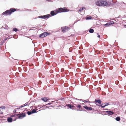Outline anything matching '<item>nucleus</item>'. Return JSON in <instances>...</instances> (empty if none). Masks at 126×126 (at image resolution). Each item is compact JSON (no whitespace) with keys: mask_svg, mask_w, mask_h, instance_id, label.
<instances>
[{"mask_svg":"<svg viewBox=\"0 0 126 126\" xmlns=\"http://www.w3.org/2000/svg\"><path fill=\"white\" fill-rule=\"evenodd\" d=\"M50 83L51 84H52L54 83V81L53 80H51L49 81Z\"/></svg>","mask_w":126,"mask_h":126,"instance_id":"37","label":"nucleus"},{"mask_svg":"<svg viewBox=\"0 0 126 126\" xmlns=\"http://www.w3.org/2000/svg\"><path fill=\"white\" fill-rule=\"evenodd\" d=\"M58 101V100H55V101H51V102L52 103L54 102V103H59L60 104V103L61 104V102H57V101Z\"/></svg>","mask_w":126,"mask_h":126,"instance_id":"36","label":"nucleus"},{"mask_svg":"<svg viewBox=\"0 0 126 126\" xmlns=\"http://www.w3.org/2000/svg\"><path fill=\"white\" fill-rule=\"evenodd\" d=\"M89 31L90 33H92L94 32V29L90 28L89 29Z\"/></svg>","mask_w":126,"mask_h":126,"instance_id":"22","label":"nucleus"},{"mask_svg":"<svg viewBox=\"0 0 126 126\" xmlns=\"http://www.w3.org/2000/svg\"><path fill=\"white\" fill-rule=\"evenodd\" d=\"M73 50V48L72 47H70L69 48V52H71Z\"/></svg>","mask_w":126,"mask_h":126,"instance_id":"38","label":"nucleus"},{"mask_svg":"<svg viewBox=\"0 0 126 126\" xmlns=\"http://www.w3.org/2000/svg\"><path fill=\"white\" fill-rule=\"evenodd\" d=\"M82 109H78L77 110V111H82Z\"/></svg>","mask_w":126,"mask_h":126,"instance_id":"55","label":"nucleus"},{"mask_svg":"<svg viewBox=\"0 0 126 126\" xmlns=\"http://www.w3.org/2000/svg\"><path fill=\"white\" fill-rule=\"evenodd\" d=\"M94 102L96 103H98L99 104V105L101 104V101L100 99H99L97 100L95 99Z\"/></svg>","mask_w":126,"mask_h":126,"instance_id":"14","label":"nucleus"},{"mask_svg":"<svg viewBox=\"0 0 126 126\" xmlns=\"http://www.w3.org/2000/svg\"><path fill=\"white\" fill-rule=\"evenodd\" d=\"M45 37V32L41 33L39 35V37L40 38H43Z\"/></svg>","mask_w":126,"mask_h":126,"instance_id":"16","label":"nucleus"},{"mask_svg":"<svg viewBox=\"0 0 126 126\" xmlns=\"http://www.w3.org/2000/svg\"><path fill=\"white\" fill-rule=\"evenodd\" d=\"M19 9L16 8H11L9 10H6L4 12H3L0 15V17H1L2 16L4 15L5 16H7L8 15H10L12 14L16 11L19 10Z\"/></svg>","mask_w":126,"mask_h":126,"instance_id":"1","label":"nucleus"},{"mask_svg":"<svg viewBox=\"0 0 126 126\" xmlns=\"http://www.w3.org/2000/svg\"><path fill=\"white\" fill-rule=\"evenodd\" d=\"M77 107L79 109H82L81 106L79 104H77Z\"/></svg>","mask_w":126,"mask_h":126,"instance_id":"33","label":"nucleus"},{"mask_svg":"<svg viewBox=\"0 0 126 126\" xmlns=\"http://www.w3.org/2000/svg\"><path fill=\"white\" fill-rule=\"evenodd\" d=\"M27 113V114L28 115H30L32 114H33L32 111H28Z\"/></svg>","mask_w":126,"mask_h":126,"instance_id":"26","label":"nucleus"},{"mask_svg":"<svg viewBox=\"0 0 126 126\" xmlns=\"http://www.w3.org/2000/svg\"><path fill=\"white\" fill-rule=\"evenodd\" d=\"M97 34L98 36H97V37L98 38H100V35L98 33H97Z\"/></svg>","mask_w":126,"mask_h":126,"instance_id":"50","label":"nucleus"},{"mask_svg":"<svg viewBox=\"0 0 126 126\" xmlns=\"http://www.w3.org/2000/svg\"><path fill=\"white\" fill-rule=\"evenodd\" d=\"M24 68H25V70L24 71L25 72H26L27 71V68L26 67H25Z\"/></svg>","mask_w":126,"mask_h":126,"instance_id":"53","label":"nucleus"},{"mask_svg":"<svg viewBox=\"0 0 126 126\" xmlns=\"http://www.w3.org/2000/svg\"><path fill=\"white\" fill-rule=\"evenodd\" d=\"M50 17V15L49 14H48L40 16H38L37 17H35L34 19H36L37 18L43 19H47Z\"/></svg>","mask_w":126,"mask_h":126,"instance_id":"4","label":"nucleus"},{"mask_svg":"<svg viewBox=\"0 0 126 126\" xmlns=\"http://www.w3.org/2000/svg\"><path fill=\"white\" fill-rule=\"evenodd\" d=\"M107 3L108 4V5L107 6L112 7L115 5L114 4V3H113L111 2L108 1V2H107Z\"/></svg>","mask_w":126,"mask_h":126,"instance_id":"11","label":"nucleus"},{"mask_svg":"<svg viewBox=\"0 0 126 126\" xmlns=\"http://www.w3.org/2000/svg\"><path fill=\"white\" fill-rule=\"evenodd\" d=\"M96 105L98 106L99 107H101L102 108H104L106 106H105V104L103 106V104H101L100 105H98V104H96Z\"/></svg>","mask_w":126,"mask_h":126,"instance_id":"19","label":"nucleus"},{"mask_svg":"<svg viewBox=\"0 0 126 126\" xmlns=\"http://www.w3.org/2000/svg\"><path fill=\"white\" fill-rule=\"evenodd\" d=\"M113 66H111L109 67V69L110 70H111L113 69Z\"/></svg>","mask_w":126,"mask_h":126,"instance_id":"45","label":"nucleus"},{"mask_svg":"<svg viewBox=\"0 0 126 126\" xmlns=\"http://www.w3.org/2000/svg\"><path fill=\"white\" fill-rule=\"evenodd\" d=\"M79 43V42L78 41H77V42H75L74 43L76 45H77Z\"/></svg>","mask_w":126,"mask_h":126,"instance_id":"46","label":"nucleus"},{"mask_svg":"<svg viewBox=\"0 0 126 126\" xmlns=\"http://www.w3.org/2000/svg\"><path fill=\"white\" fill-rule=\"evenodd\" d=\"M18 119V117H16L13 120V121H15L17 119Z\"/></svg>","mask_w":126,"mask_h":126,"instance_id":"51","label":"nucleus"},{"mask_svg":"<svg viewBox=\"0 0 126 126\" xmlns=\"http://www.w3.org/2000/svg\"><path fill=\"white\" fill-rule=\"evenodd\" d=\"M52 104V103L51 102H49V103H48V104H46V105H43V106H42V107H41L40 108H39V109H40L41 108H42V107H43L44 106H46L47 105H50L51 104Z\"/></svg>","mask_w":126,"mask_h":126,"instance_id":"29","label":"nucleus"},{"mask_svg":"<svg viewBox=\"0 0 126 126\" xmlns=\"http://www.w3.org/2000/svg\"><path fill=\"white\" fill-rule=\"evenodd\" d=\"M28 102H27L25 104H24L23 105V107H24L25 106H27L28 105Z\"/></svg>","mask_w":126,"mask_h":126,"instance_id":"43","label":"nucleus"},{"mask_svg":"<svg viewBox=\"0 0 126 126\" xmlns=\"http://www.w3.org/2000/svg\"><path fill=\"white\" fill-rule=\"evenodd\" d=\"M45 33V37L51 34L50 33H49L48 32H44Z\"/></svg>","mask_w":126,"mask_h":126,"instance_id":"24","label":"nucleus"},{"mask_svg":"<svg viewBox=\"0 0 126 126\" xmlns=\"http://www.w3.org/2000/svg\"><path fill=\"white\" fill-rule=\"evenodd\" d=\"M65 106L69 108V109L73 110L75 109L76 108L75 107L74 105H72L69 104H66Z\"/></svg>","mask_w":126,"mask_h":126,"instance_id":"9","label":"nucleus"},{"mask_svg":"<svg viewBox=\"0 0 126 126\" xmlns=\"http://www.w3.org/2000/svg\"><path fill=\"white\" fill-rule=\"evenodd\" d=\"M19 115V114H15L14 115H12L11 116V117H15L16 116H18Z\"/></svg>","mask_w":126,"mask_h":126,"instance_id":"32","label":"nucleus"},{"mask_svg":"<svg viewBox=\"0 0 126 126\" xmlns=\"http://www.w3.org/2000/svg\"><path fill=\"white\" fill-rule=\"evenodd\" d=\"M111 102H108V103L105 102L104 103L103 105L105 104V106H107L109 105L110 104H111Z\"/></svg>","mask_w":126,"mask_h":126,"instance_id":"25","label":"nucleus"},{"mask_svg":"<svg viewBox=\"0 0 126 126\" xmlns=\"http://www.w3.org/2000/svg\"><path fill=\"white\" fill-rule=\"evenodd\" d=\"M64 69L63 68H62L61 69V72H63L64 71Z\"/></svg>","mask_w":126,"mask_h":126,"instance_id":"57","label":"nucleus"},{"mask_svg":"<svg viewBox=\"0 0 126 126\" xmlns=\"http://www.w3.org/2000/svg\"><path fill=\"white\" fill-rule=\"evenodd\" d=\"M41 99L44 102H46L48 100H49V99L48 97H44Z\"/></svg>","mask_w":126,"mask_h":126,"instance_id":"12","label":"nucleus"},{"mask_svg":"<svg viewBox=\"0 0 126 126\" xmlns=\"http://www.w3.org/2000/svg\"><path fill=\"white\" fill-rule=\"evenodd\" d=\"M39 78H41V73H39Z\"/></svg>","mask_w":126,"mask_h":126,"instance_id":"52","label":"nucleus"},{"mask_svg":"<svg viewBox=\"0 0 126 126\" xmlns=\"http://www.w3.org/2000/svg\"><path fill=\"white\" fill-rule=\"evenodd\" d=\"M100 0L97 1L95 2L96 5L97 6H105L108 5L107 0Z\"/></svg>","mask_w":126,"mask_h":126,"instance_id":"2","label":"nucleus"},{"mask_svg":"<svg viewBox=\"0 0 126 126\" xmlns=\"http://www.w3.org/2000/svg\"><path fill=\"white\" fill-rule=\"evenodd\" d=\"M64 86L65 87H67L68 86V83H64Z\"/></svg>","mask_w":126,"mask_h":126,"instance_id":"41","label":"nucleus"},{"mask_svg":"<svg viewBox=\"0 0 126 126\" xmlns=\"http://www.w3.org/2000/svg\"><path fill=\"white\" fill-rule=\"evenodd\" d=\"M76 100H79L80 101H81L83 102H84V103H91L92 102H91L89 100H83L82 99H79L77 98H76Z\"/></svg>","mask_w":126,"mask_h":126,"instance_id":"13","label":"nucleus"},{"mask_svg":"<svg viewBox=\"0 0 126 126\" xmlns=\"http://www.w3.org/2000/svg\"><path fill=\"white\" fill-rule=\"evenodd\" d=\"M3 28L4 29L8 30L9 29V27H8V26L7 25H5V26Z\"/></svg>","mask_w":126,"mask_h":126,"instance_id":"31","label":"nucleus"},{"mask_svg":"<svg viewBox=\"0 0 126 126\" xmlns=\"http://www.w3.org/2000/svg\"><path fill=\"white\" fill-rule=\"evenodd\" d=\"M72 46V45L70 44H68L67 45V47H71Z\"/></svg>","mask_w":126,"mask_h":126,"instance_id":"44","label":"nucleus"},{"mask_svg":"<svg viewBox=\"0 0 126 126\" xmlns=\"http://www.w3.org/2000/svg\"><path fill=\"white\" fill-rule=\"evenodd\" d=\"M3 114V112H0V114Z\"/></svg>","mask_w":126,"mask_h":126,"instance_id":"62","label":"nucleus"},{"mask_svg":"<svg viewBox=\"0 0 126 126\" xmlns=\"http://www.w3.org/2000/svg\"><path fill=\"white\" fill-rule=\"evenodd\" d=\"M3 117V116H0V118H2Z\"/></svg>","mask_w":126,"mask_h":126,"instance_id":"60","label":"nucleus"},{"mask_svg":"<svg viewBox=\"0 0 126 126\" xmlns=\"http://www.w3.org/2000/svg\"><path fill=\"white\" fill-rule=\"evenodd\" d=\"M24 29V28H21V30H19L18 29H17L16 28H14L13 29V31H15L16 32L17 31L20 32V31L22 30V29Z\"/></svg>","mask_w":126,"mask_h":126,"instance_id":"17","label":"nucleus"},{"mask_svg":"<svg viewBox=\"0 0 126 126\" xmlns=\"http://www.w3.org/2000/svg\"><path fill=\"white\" fill-rule=\"evenodd\" d=\"M79 20H76V21H75L74 24H75V23H76L77 22H78V21H79Z\"/></svg>","mask_w":126,"mask_h":126,"instance_id":"54","label":"nucleus"},{"mask_svg":"<svg viewBox=\"0 0 126 126\" xmlns=\"http://www.w3.org/2000/svg\"><path fill=\"white\" fill-rule=\"evenodd\" d=\"M7 121L8 123H11L13 121V119L11 117L7 118Z\"/></svg>","mask_w":126,"mask_h":126,"instance_id":"15","label":"nucleus"},{"mask_svg":"<svg viewBox=\"0 0 126 126\" xmlns=\"http://www.w3.org/2000/svg\"><path fill=\"white\" fill-rule=\"evenodd\" d=\"M58 13L66 12L69 11V10L67 9L66 7L63 8L60 7L57 9Z\"/></svg>","mask_w":126,"mask_h":126,"instance_id":"3","label":"nucleus"},{"mask_svg":"<svg viewBox=\"0 0 126 126\" xmlns=\"http://www.w3.org/2000/svg\"><path fill=\"white\" fill-rule=\"evenodd\" d=\"M79 49H83V47H79Z\"/></svg>","mask_w":126,"mask_h":126,"instance_id":"64","label":"nucleus"},{"mask_svg":"<svg viewBox=\"0 0 126 126\" xmlns=\"http://www.w3.org/2000/svg\"><path fill=\"white\" fill-rule=\"evenodd\" d=\"M16 109H15L13 111V112L14 113H15L16 112Z\"/></svg>","mask_w":126,"mask_h":126,"instance_id":"58","label":"nucleus"},{"mask_svg":"<svg viewBox=\"0 0 126 126\" xmlns=\"http://www.w3.org/2000/svg\"><path fill=\"white\" fill-rule=\"evenodd\" d=\"M104 26H105V27H108L110 26L109 22L107 23L104 24Z\"/></svg>","mask_w":126,"mask_h":126,"instance_id":"28","label":"nucleus"},{"mask_svg":"<svg viewBox=\"0 0 126 126\" xmlns=\"http://www.w3.org/2000/svg\"><path fill=\"white\" fill-rule=\"evenodd\" d=\"M84 109H85L88 111L92 110L93 108L91 107H88L86 105H85L83 107Z\"/></svg>","mask_w":126,"mask_h":126,"instance_id":"10","label":"nucleus"},{"mask_svg":"<svg viewBox=\"0 0 126 126\" xmlns=\"http://www.w3.org/2000/svg\"><path fill=\"white\" fill-rule=\"evenodd\" d=\"M5 108V107L4 106H2L1 107H0V109L1 110H4Z\"/></svg>","mask_w":126,"mask_h":126,"instance_id":"30","label":"nucleus"},{"mask_svg":"<svg viewBox=\"0 0 126 126\" xmlns=\"http://www.w3.org/2000/svg\"><path fill=\"white\" fill-rule=\"evenodd\" d=\"M103 113H106L107 114H105L106 115H112L114 114V112L110 110H107L106 111H102Z\"/></svg>","mask_w":126,"mask_h":126,"instance_id":"8","label":"nucleus"},{"mask_svg":"<svg viewBox=\"0 0 126 126\" xmlns=\"http://www.w3.org/2000/svg\"><path fill=\"white\" fill-rule=\"evenodd\" d=\"M38 110V109H33L32 111L33 114L37 113V110Z\"/></svg>","mask_w":126,"mask_h":126,"instance_id":"20","label":"nucleus"},{"mask_svg":"<svg viewBox=\"0 0 126 126\" xmlns=\"http://www.w3.org/2000/svg\"><path fill=\"white\" fill-rule=\"evenodd\" d=\"M25 11H31V9H26L25 10Z\"/></svg>","mask_w":126,"mask_h":126,"instance_id":"56","label":"nucleus"},{"mask_svg":"<svg viewBox=\"0 0 126 126\" xmlns=\"http://www.w3.org/2000/svg\"><path fill=\"white\" fill-rule=\"evenodd\" d=\"M82 111H86V110L85 109H82Z\"/></svg>","mask_w":126,"mask_h":126,"instance_id":"63","label":"nucleus"},{"mask_svg":"<svg viewBox=\"0 0 126 126\" xmlns=\"http://www.w3.org/2000/svg\"><path fill=\"white\" fill-rule=\"evenodd\" d=\"M9 39L8 37H6V38H5V39L3 40L1 42V44L0 45H2V44H3L4 43L5 41L8 39Z\"/></svg>","mask_w":126,"mask_h":126,"instance_id":"18","label":"nucleus"},{"mask_svg":"<svg viewBox=\"0 0 126 126\" xmlns=\"http://www.w3.org/2000/svg\"><path fill=\"white\" fill-rule=\"evenodd\" d=\"M49 72L51 73H52L53 72V71L52 70H50L49 71Z\"/></svg>","mask_w":126,"mask_h":126,"instance_id":"49","label":"nucleus"},{"mask_svg":"<svg viewBox=\"0 0 126 126\" xmlns=\"http://www.w3.org/2000/svg\"><path fill=\"white\" fill-rule=\"evenodd\" d=\"M19 116L18 117V119H22L26 116V113H22L20 114H18Z\"/></svg>","mask_w":126,"mask_h":126,"instance_id":"7","label":"nucleus"},{"mask_svg":"<svg viewBox=\"0 0 126 126\" xmlns=\"http://www.w3.org/2000/svg\"><path fill=\"white\" fill-rule=\"evenodd\" d=\"M109 23L110 26L111 25L114 24V22L113 21H111L109 22Z\"/></svg>","mask_w":126,"mask_h":126,"instance_id":"35","label":"nucleus"},{"mask_svg":"<svg viewBox=\"0 0 126 126\" xmlns=\"http://www.w3.org/2000/svg\"><path fill=\"white\" fill-rule=\"evenodd\" d=\"M32 91H29L28 92V94L29 95H31L32 94Z\"/></svg>","mask_w":126,"mask_h":126,"instance_id":"39","label":"nucleus"},{"mask_svg":"<svg viewBox=\"0 0 126 126\" xmlns=\"http://www.w3.org/2000/svg\"><path fill=\"white\" fill-rule=\"evenodd\" d=\"M85 47H88L89 46V44L88 43H85Z\"/></svg>","mask_w":126,"mask_h":126,"instance_id":"47","label":"nucleus"},{"mask_svg":"<svg viewBox=\"0 0 126 126\" xmlns=\"http://www.w3.org/2000/svg\"><path fill=\"white\" fill-rule=\"evenodd\" d=\"M78 51H79V53H80L81 54L82 53V52L80 50H79Z\"/></svg>","mask_w":126,"mask_h":126,"instance_id":"59","label":"nucleus"},{"mask_svg":"<svg viewBox=\"0 0 126 126\" xmlns=\"http://www.w3.org/2000/svg\"><path fill=\"white\" fill-rule=\"evenodd\" d=\"M115 119V120L116 121H119L120 120V119H121L120 117L119 116H117V117H116V118Z\"/></svg>","mask_w":126,"mask_h":126,"instance_id":"27","label":"nucleus"},{"mask_svg":"<svg viewBox=\"0 0 126 126\" xmlns=\"http://www.w3.org/2000/svg\"><path fill=\"white\" fill-rule=\"evenodd\" d=\"M85 9V8L84 7H83L80 8L78 10V11L81 12L84 9Z\"/></svg>","mask_w":126,"mask_h":126,"instance_id":"21","label":"nucleus"},{"mask_svg":"<svg viewBox=\"0 0 126 126\" xmlns=\"http://www.w3.org/2000/svg\"><path fill=\"white\" fill-rule=\"evenodd\" d=\"M58 12L57 9L51 11L50 15V17L56 15L59 13Z\"/></svg>","mask_w":126,"mask_h":126,"instance_id":"5","label":"nucleus"},{"mask_svg":"<svg viewBox=\"0 0 126 126\" xmlns=\"http://www.w3.org/2000/svg\"><path fill=\"white\" fill-rule=\"evenodd\" d=\"M42 83V81L41 80H39L38 81V84L40 85H41Z\"/></svg>","mask_w":126,"mask_h":126,"instance_id":"40","label":"nucleus"},{"mask_svg":"<svg viewBox=\"0 0 126 126\" xmlns=\"http://www.w3.org/2000/svg\"><path fill=\"white\" fill-rule=\"evenodd\" d=\"M28 102H27L25 104H24L23 105V107H24L25 106H27L28 105Z\"/></svg>","mask_w":126,"mask_h":126,"instance_id":"42","label":"nucleus"},{"mask_svg":"<svg viewBox=\"0 0 126 126\" xmlns=\"http://www.w3.org/2000/svg\"><path fill=\"white\" fill-rule=\"evenodd\" d=\"M23 107V106L22 105L20 106H19V108H22V107Z\"/></svg>","mask_w":126,"mask_h":126,"instance_id":"61","label":"nucleus"},{"mask_svg":"<svg viewBox=\"0 0 126 126\" xmlns=\"http://www.w3.org/2000/svg\"><path fill=\"white\" fill-rule=\"evenodd\" d=\"M111 2L113 3H114V4L115 5V3L117 2V0H112Z\"/></svg>","mask_w":126,"mask_h":126,"instance_id":"34","label":"nucleus"},{"mask_svg":"<svg viewBox=\"0 0 126 126\" xmlns=\"http://www.w3.org/2000/svg\"><path fill=\"white\" fill-rule=\"evenodd\" d=\"M61 29L63 33L65 32L68 31L69 29V28L67 26H65L64 27H62L61 28Z\"/></svg>","mask_w":126,"mask_h":126,"instance_id":"6","label":"nucleus"},{"mask_svg":"<svg viewBox=\"0 0 126 126\" xmlns=\"http://www.w3.org/2000/svg\"><path fill=\"white\" fill-rule=\"evenodd\" d=\"M47 45V44L46 43H44L43 44V47H44L45 46H46Z\"/></svg>","mask_w":126,"mask_h":126,"instance_id":"48","label":"nucleus"},{"mask_svg":"<svg viewBox=\"0 0 126 126\" xmlns=\"http://www.w3.org/2000/svg\"><path fill=\"white\" fill-rule=\"evenodd\" d=\"M85 19L86 20H91V19H92V17L91 16L87 17H85Z\"/></svg>","mask_w":126,"mask_h":126,"instance_id":"23","label":"nucleus"}]
</instances>
